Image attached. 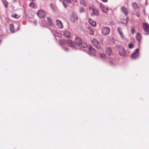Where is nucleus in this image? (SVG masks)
<instances>
[{"label": "nucleus", "instance_id": "nucleus-1", "mask_svg": "<svg viewBox=\"0 0 149 149\" xmlns=\"http://www.w3.org/2000/svg\"><path fill=\"white\" fill-rule=\"evenodd\" d=\"M73 43L75 44V46L76 45L81 48H85L87 47V44L84 42H82L80 38L78 37H76L75 38V43Z\"/></svg>", "mask_w": 149, "mask_h": 149}, {"label": "nucleus", "instance_id": "nucleus-2", "mask_svg": "<svg viewBox=\"0 0 149 149\" xmlns=\"http://www.w3.org/2000/svg\"><path fill=\"white\" fill-rule=\"evenodd\" d=\"M59 44L60 45L62 46L67 44L70 47L72 48H74L75 47V44L72 41L69 40H61L59 41Z\"/></svg>", "mask_w": 149, "mask_h": 149}, {"label": "nucleus", "instance_id": "nucleus-3", "mask_svg": "<svg viewBox=\"0 0 149 149\" xmlns=\"http://www.w3.org/2000/svg\"><path fill=\"white\" fill-rule=\"evenodd\" d=\"M89 10H92L93 12L91 13L92 16H98L99 15V12L96 8L94 6L92 5L90 6L89 8Z\"/></svg>", "mask_w": 149, "mask_h": 149}, {"label": "nucleus", "instance_id": "nucleus-4", "mask_svg": "<svg viewBox=\"0 0 149 149\" xmlns=\"http://www.w3.org/2000/svg\"><path fill=\"white\" fill-rule=\"evenodd\" d=\"M110 29L107 27H103L101 30L102 33L105 35H108L110 32Z\"/></svg>", "mask_w": 149, "mask_h": 149}, {"label": "nucleus", "instance_id": "nucleus-5", "mask_svg": "<svg viewBox=\"0 0 149 149\" xmlns=\"http://www.w3.org/2000/svg\"><path fill=\"white\" fill-rule=\"evenodd\" d=\"M143 28L145 32V34L146 35H148L149 34V25L146 23H143Z\"/></svg>", "mask_w": 149, "mask_h": 149}, {"label": "nucleus", "instance_id": "nucleus-6", "mask_svg": "<svg viewBox=\"0 0 149 149\" xmlns=\"http://www.w3.org/2000/svg\"><path fill=\"white\" fill-rule=\"evenodd\" d=\"M139 55V49H135L131 55V58L133 59H136L137 58Z\"/></svg>", "mask_w": 149, "mask_h": 149}, {"label": "nucleus", "instance_id": "nucleus-7", "mask_svg": "<svg viewBox=\"0 0 149 149\" xmlns=\"http://www.w3.org/2000/svg\"><path fill=\"white\" fill-rule=\"evenodd\" d=\"M92 42L93 44L98 49L100 48V45L99 42L95 39L92 40Z\"/></svg>", "mask_w": 149, "mask_h": 149}, {"label": "nucleus", "instance_id": "nucleus-8", "mask_svg": "<svg viewBox=\"0 0 149 149\" xmlns=\"http://www.w3.org/2000/svg\"><path fill=\"white\" fill-rule=\"evenodd\" d=\"M118 53L120 56L123 57H125L126 56V52L123 47H120L118 50Z\"/></svg>", "mask_w": 149, "mask_h": 149}, {"label": "nucleus", "instance_id": "nucleus-9", "mask_svg": "<svg viewBox=\"0 0 149 149\" xmlns=\"http://www.w3.org/2000/svg\"><path fill=\"white\" fill-rule=\"evenodd\" d=\"M88 53L91 55L94 56L96 54V52L94 48L90 46L89 47V51Z\"/></svg>", "mask_w": 149, "mask_h": 149}, {"label": "nucleus", "instance_id": "nucleus-10", "mask_svg": "<svg viewBox=\"0 0 149 149\" xmlns=\"http://www.w3.org/2000/svg\"><path fill=\"white\" fill-rule=\"evenodd\" d=\"M37 14L38 16L40 18L44 17L45 16V12L42 10L38 11Z\"/></svg>", "mask_w": 149, "mask_h": 149}, {"label": "nucleus", "instance_id": "nucleus-11", "mask_svg": "<svg viewBox=\"0 0 149 149\" xmlns=\"http://www.w3.org/2000/svg\"><path fill=\"white\" fill-rule=\"evenodd\" d=\"M71 20L72 22H74L77 21L78 17L77 15L76 14L73 13L71 16Z\"/></svg>", "mask_w": 149, "mask_h": 149}, {"label": "nucleus", "instance_id": "nucleus-12", "mask_svg": "<svg viewBox=\"0 0 149 149\" xmlns=\"http://www.w3.org/2000/svg\"><path fill=\"white\" fill-rule=\"evenodd\" d=\"M100 6L101 8L104 12L105 13H107L108 11L109 10V9L108 8L105 6L101 3L100 4Z\"/></svg>", "mask_w": 149, "mask_h": 149}, {"label": "nucleus", "instance_id": "nucleus-13", "mask_svg": "<svg viewBox=\"0 0 149 149\" xmlns=\"http://www.w3.org/2000/svg\"><path fill=\"white\" fill-rule=\"evenodd\" d=\"M56 25L60 29H62L63 28V26L61 22L58 20L56 21Z\"/></svg>", "mask_w": 149, "mask_h": 149}, {"label": "nucleus", "instance_id": "nucleus-14", "mask_svg": "<svg viewBox=\"0 0 149 149\" xmlns=\"http://www.w3.org/2000/svg\"><path fill=\"white\" fill-rule=\"evenodd\" d=\"M118 31L119 33L120 37L123 39H125V38L124 36L123 33L121 31V29L120 27H118Z\"/></svg>", "mask_w": 149, "mask_h": 149}, {"label": "nucleus", "instance_id": "nucleus-15", "mask_svg": "<svg viewBox=\"0 0 149 149\" xmlns=\"http://www.w3.org/2000/svg\"><path fill=\"white\" fill-rule=\"evenodd\" d=\"M52 33L53 34L55 37H58L60 38L61 37V35L57 31H52Z\"/></svg>", "mask_w": 149, "mask_h": 149}, {"label": "nucleus", "instance_id": "nucleus-16", "mask_svg": "<svg viewBox=\"0 0 149 149\" xmlns=\"http://www.w3.org/2000/svg\"><path fill=\"white\" fill-rule=\"evenodd\" d=\"M63 33L64 36L67 38H69L70 36V33L68 31H64Z\"/></svg>", "mask_w": 149, "mask_h": 149}, {"label": "nucleus", "instance_id": "nucleus-17", "mask_svg": "<svg viewBox=\"0 0 149 149\" xmlns=\"http://www.w3.org/2000/svg\"><path fill=\"white\" fill-rule=\"evenodd\" d=\"M88 22L93 27H95L96 25L95 22L93 21L91 19H89Z\"/></svg>", "mask_w": 149, "mask_h": 149}, {"label": "nucleus", "instance_id": "nucleus-18", "mask_svg": "<svg viewBox=\"0 0 149 149\" xmlns=\"http://www.w3.org/2000/svg\"><path fill=\"white\" fill-rule=\"evenodd\" d=\"M107 54L109 56L111 55L112 54L111 49L109 47H108L106 50Z\"/></svg>", "mask_w": 149, "mask_h": 149}, {"label": "nucleus", "instance_id": "nucleus-19", "mask_svg": "<svg viewBox=\"0 0 149 149\" xmlns=\"http://www.w3.org/2000/svg\"><path fill=\"white\" fill-rule=\"evenodd\" d=\"M136 37L138 41L140 42L141 39V34L138 33L136 34Z\"/></svg>", "mask_w": 149, "mask_h": 149}, {"label": "nucleus", "instance_id": "nucleus-20", "mask_svg": "<svg viewBox=\"0 0 149 149\" xmlns=\"http://www.w3.org/2000/svg\"><path fill=\"white\" fill-rule=\"evenodd\" d=\"M121 10L122 12L123 13L126 15H127L128 11L127 9L124 7L121 8Z\"/></svg>", "mask_w": 149, "mask_h": 149}, {"label": "nucleus", "instance_id": "nucleus-21", "mask_svg": "<svg viewBox=\"0 0 149 149\" xmlns=\"http://www.w3.org/2000/svg\"><path fill=\"white\" fill-rule=\"evenodd\" d=\"M47 24L49 26H52L53 25V24L52 21L49 17H47Z\"/></svg>", "mask_w": 149, "mask_h": 149}, {"label": "nucleus", "instance_id": "nucleus-22", "mask_svg": "<svg viewBox=\"0 0 149 149\" xmlns=\"http://www.w3.org/2000/svg\"><path fill=\"white\" fill-rule=\"evenodd\" d=\"M10 31L12 33H13L15 32L14 29V25L13 24H10Z\"/></svg>", "mask_w": 149, "mask_h": 149}, {"label": "nucleus", "instance_id": "nucleus-23", "mask_svg": "<svg viewBox=\"0 0 149 149\" xmlns=\"http://www.w3.org/2000/svg\"><path fill=\"white\" fill-rule=\"evenodd\" d=\"M132 6L133 8L135 9H137L138 6H137V4L135 3H133L132 4Z\"/></svg>", "mask_w": 149, "mask_h": 149}, {"label": "nucleus", "instance_id": "nucleus-24", "mask_svg": "<svg viewBox=\"0 0 149 149\" xmlns=\"http://www.w3.org/2000/svg\"><path fill=\"white\" fill-rule=\"evenodd\" d=\"M128 20V17H126V19L123 20V21L121 22V23L122 24H125L126 25L127 24Z\"/></svg>", "mask_w": 149, "mask_h": 149}, {"label": "nucleus", "instance_id": "nucleus-25", "mask_svg": "<svg viewBox=\"0 0 149 149\" xmlns=\"http://www.w3.org/2000/svg\"><path fill=\"white\" fill-rule=\"evenodd\" d=\"M2 1L6 8H7L8 7V2L6 1V0H2Z\"/></svg>", "mask_w": 149, "mask_h": 149}, {"label": "nucleus", "instance_id": "nucleus-26", "mask_svg": "<svg viewBox=\"0 0 149 149\" xmlns=\"http://www.w3.org/2000/svg\"><path fill=\"white\" fill-rule=\"evenodd\" d=\"M50 7L54 11L56 10V7L54 4L52 3L50 5Z\"/></svg>", "mask_w": 149, "mask_h": 149}, {"label": "nucleus", "instance_id": "nucleus-27", "mask_svg": "<svg viewBox=\"0 0 149 149\" xmlns=\"http://www.w3.org/2000/svg\"><path fill=\"white\" fill-rule=\"evenodd\" d=\"M88 31L89 33L91 35H93L94 34V31L91 28H88Z\"/></svg>", "mask_w": 149, "mask_h": 149}, {"label": "nucleus", "instance_id": "nucleus-28", "mask_svg": "<svg viewBox=\"0 0 149 149\" xmlns=\"http://www.w3.org/2000/svg\"><path fill=\"white\" fill-rule=\"evenodd\" d=\"M80 3L83 6H86V3L84 0H80Z\"/></svg>", "mask_w": 149, "mask_h": 149}, {"label": "nucleus", "instance_id": "nucleus-29", "mask_svg": "<svg viewBox=\"0 0 149 149\" xmlns=\"http://www.w3.org/2000/svg\"><path fill=\"white\" fill-rule=\"evenodd\" d=\"M101 58L103 59H104L106 57V55L104 53H100V54Z\"/></svg>", "mask_w": 149, "mask_h": 149}, {"label": "nucleus", "instance_id": "nucleus-30", "mask_svg": "<svg viewBox=\"0 0 149 149\" xmlns=\"http://www.w3.org/2000/svg\"><path fill=\"white\" fill-rule=\"evenodd\" d=\"M131 31L132 34H133L135 32V29L133 26H132L131 28Z\"/></svg>", "mask_w": 149, "mask_h": 149}, {"label": "nucleus", "instance_id": "nucleus-31", "mask_svg": "<svg viewBox=\"0 0 149 149\" xmlns=\"http://www.w3.org/2000/svg\"><path fill=\"white\" fill-rule=\"evenodd\" d=\"M64 1L68 3H71L72 1H73L74 2H76L77 0H64Z\"/></svg>", "mask_w": 149, "mask_h": 149}, {"label": "nucleus", "instance_id": "nucleus-32", "mask_svg": "<svg viewBox=\"0 0 149 149\" xmlns=\"http://www.w3.org/2000/svg\"><path fill=\"white\" fill-rule=\"evenodd\" d=\"M29 6L30 7L34 8V4L33 2H31Z\"/></svg>", "mask_w": 149, "mask_h": 149}, {"label": "nucleus", "instance_id": "nucleus-33", "mask_svg": "<svg viewBox=\"0 0 149 149\" xmlns=\"http://www.w3.org/2000/svg\"><path fill=\"white\" fill-rule=\"evenodd\" d=\"M85 9L82 8H80V13H83Z\"/></svg>", "mask_w": 149, "mask_h": 149}, {"label": "nucleus", "instance_id": "nucleus-34", "mask_svg": "<svg viewBox=\"0 0 149 149\" xmlns=\"http://www.w3.org/2000/svg\"><path fill=\"white\" fill-rule=\"evenodd\" d=\"M133 45L132 44H130L129 45V47L130 49H132L133 47Z\"/></svg>", "mask_w": 149, "mask_h": 149}, {"label": "nucleus", "instance_id": "nucleus-35", "mask_svg": "<svg viewBox=\"0 0 149 149\" xmlns=\"http://www.w3.org/2000/svg\"><path fill=\"white\" fill-rule=\"evenodd\" d=\"M60 0L62 2V3H63V6H64V7L65 8H66V6L65 5V4L64 2V1H63V0Z\"/></svg>", "mask_w": 149, "mask_h": 149}, {"label": "nucleus", "instance_id": "nucleus-36", "mask_svg": "<svg viewBox=\"0 0 149 149\" xmlns=\"http://www.w3.org/2000/svg\"><path fill=\"white\" fill-rule=\"evenodd\" d=\"M63 48L66 51H68L69 50V49L67 47H63Z\"/></svg>", "mask_w": 149, "mask_h": 149}, {"label": "nucleus", "instance_id": "nucleus-37", "mask_svg": "<svg viewBox=\"0 0 149 149\" xmlns=\"http://www.w3.org/2000/svg\"><path fill=\"white\" fill-rule=\"evenodd\" d=\"M17 15L16 14H15L13 15L12 16L14 18H17L18 17H17Z\"/></svg>", "mask_w": 149, "mask_h": 149}, {"label": "nucleus", "instance_id": "nucleus-38", "mask_svg": "<svg viewBox=\"0 0 149 149\" xmlns=\"http://www.w3.org/2000/svg\"><path fill=\"white\" fill-rule=\"evenodd\" d=\"M135 14L138 17L140 16V14L139 12H137Z\"/></svg>", "mask_w": 149, "mask_h": 149}, {"label": "nucleus", "instance_id": "nucleus-39", "mask_svg": "<svg viewBox=\"0 0 149 149\" xmlns=\"http://www.w3.org/2000/svg\"><path fill=\"white\" fill-rule=\"evenodd\" d=\"M110 63L111 65H114L115 64L111 61L110 62Z\"/></svg>", "mask_w": 149, "mask_h": 149}, {"label": "nucleus", "instance_id": "nucleus-40", "mask_svg": "<svg viewBox=\"0 0 149 149\" xmlns=\"http://www.w3.org/2000/svg\"><path fill=\"white\" fill-rule=\"evenodd\" d=\"M103 2H106L107 1V0H101Z\"/></svg>", "mask_w": 149, "mask_h": 149}, {"label": "nucleus", "instance_id": "nucleus-41", "mask_svg": "<svg viewBox=\"0 0 149 149\" xmlns=\"http://www.w3.org/2000/svg\"><path fill=\"white\" fill-rule=\"evenodd\" d=\"M13 0L14 1V2L16 1V0Z\"/></svg>", "mask_w": 149, "mask_h": 149}, {"label": "nucleus", "instance_id": "nucleus-42", "mask_svg": "<svg viewBox=\"0 0 149 149\" xmlns=\"http://www.w3.org/2000/svg\"><path fill=\"white\" fill-rule=\"evenodd\" d=\"M19 26H18V29H18V30L19 29Z\"/></svg>", "mask_w": 149, "mask_h": 149}, {"label": "nucleus", "instance_id": "nucleus-43", "mask_svg": "<svg viewBox=\"0 0 149 149\" xmlns=\"http://www.w3.org/2000/svg\"><path fill=\"white\" fill-rule=\"evenodd\" d=\"M1 42V40H0V43Z\"/></svg>", "mask_w": 149, "mask_h": 149}, {"label": "nucleus", "instance_id": "nucleus-44", "mask_svg": "<svg viewBox=\"0 0 149 149\" xmlns=\"http://www.w3.org/2000/svg\"><path fill=\"white\" fill-rule=\"evenodd\" d=\"M32 0V1H34V0Z\"/></svg>", "mask_w": 149, "mask_h": 149}]
</instances>
